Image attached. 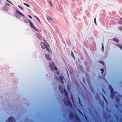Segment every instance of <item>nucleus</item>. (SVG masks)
<instances>
[{"label": "nucleus", "mask_w": 122, "mask_h": 122, "mask_svg": "<svg viewBox=\"0 0 122 122\" xmlns=\"http://www.w3.org/2000/svg\"><path fill=\"white\" fill-rule=\"evenodd\" d=\"M28 22L30 24V26L32 28H34L36 30H37V29L36 28H35L34 27V25L31 22V21L30 20H28Z\"/></svg>", "instance_id": "0eeeda50"}, {"label": "nucleus", "mask_w": 122, "mask_h": 122, "mask_svg": "<svg viewBox=\"0 0 122 122\" xmlns=\"http://www.w3.org/2000/svg\"><path fill=\"white\" fill-rule=\"evenodd\" d=\"M96 18H95L94 19V22L95 23V24L96 25H97V23H96Z\"/></svg>", "instance_id": "393cba45"}, {"label": "nucleus", "mask_w": 122, "mask_h": 122, "mask_svg": "<svg viewBox=\"0 0 122 122\" xmlns=\"http://www.w3.org/2000/svg\"><path fill=\"white\" fill-rule=\"evenodd\" d=\"M119 29L120 30H122V27H120L119 28Z\"/></svg>", "instance_id": "72a5a7b5"}, {"label": "nucleus", "mask_w": 122, "mask_h": 122, "mask_svg": "<svg viewBox=\"0 0 122 122\" xmlns=\"http://www.w3.org/2000/svg\"><path fill=\"white\" fill-rule=\"evenodd\" d=\"M18 6L22 10H23V8H22L21 6H19V5H18Z\"/></svg>", "instance_id": "cd10ccee"}, {"label": "nucleus", "mask_w": 122, "mask_h": 122, "mask_svg": "<svg viewBox=\"0 0 122 122\" xmlns=\"http://www.w3.org/2000/svg\"><path fill=\"white\" fill-rule=\"evenodd\" d=\"M47 19L48 21H50L51 22H52L53 21V20L50 17L48 16L47 17Z\"/></svg>", "instance_id": "ddd939ff"}, {"label": "nucleus", "mask_w": 122, "mask_h": 122, "mask_svg": "<svg viewBox=\"0 0 122 122\" xmlns=\"http://www.w3.org/2000/svg\"><path fill=\"white\" fill-rule=\"evenodd\" d=\"M4 9L7 11H8L9 10V8L6 6L4 7Z\"/></svg>", "instance_id": "2eb2a0df"}, {"label": "nucleus", "mask_w": 122, "mask_h": 122, "mask_svg": "<svg viewBox=\"0 0 122 122\" xmlns=\"http://www.w3.org/2000/svg\"><path fill=\"white\" fill-rule=\"evenodd\" d=\"M6 1L8 2H9V3L13 5V4L10 1H9V0H6Z\"/></svg>", "instance_id": "b1692460"}, {"label": "nucleus", "mask_w": 122, "mask_h": 122, "mask_svg": "<svg viewBox=\"0 0 122 122\" xmlns=\"http://www.w3.org/2000/svg\"><path fill=\"white\" fill-rule=\"evenodd\" d=\"M111 94L110 95V97L112 98H113L115 96V94L117 92H115L112 91V92H110Z\"/></svg>", "instance_id": "423d86ee"}, {"label": "nucleus", "mask_w": 122, "mask_h": 122, "mask_svg": "<svg viewBox=\"0 0 122 122\" xmlns=\"http://www.w3.org/2000/svg\"><path fill=\"white\" fill-rule=\"evenodd\" d=\"M24 21L25 22V23H28V21L26 20H25Z\"/></svg>", "instance_id": "bb28decb"}, {"label": "nucleus", "mask_w": 122, "mask_h": 122, "mask_svg": "<svg viewBox=\"0 0 122 122\" xmlns=\"http://www.w3.org/2000/svg\"><path fill=\"white\" fill-rule=\"evenodd\" d=\"M100 70L101 71V73H102V74H103V71L104 70V69H100Z\"/></svg>", "instance_id": "412c9836"}, {"label": "nucleus", "mask_w": 122, "mask_h": 122, "mask_svg": "<svg viewBox=\"0 0 122 122\" xmlns=\"http://www.w3.org/2000/svg\"><path fill=\"white\" fill-rule=\"evenodd\" d=\"M116 102L118 103H119L120 101V99H119V98H118L117 97H116Z\"/></svg>", "instance_id": "dca6fc26"}, {"label": "nucleus", "mask_w": 122, "mask_h": 122, "mask_svg": "<svg viewBox=\"0 0 122 122\" xmlns=\"http://www.w3.org/2000/svg\"><path fill=\"white\" fill-rule=\"evenodd\" d=\"M75 118L76 119L77 122H80L81 120L77 116L76 114H75Z\"/></svg>", "instance_id": "6e6552de"}, {"label": "nucleus", "mask_w": 122, "mask_h": 122, "mask_svg": "<svg viewBox=\"0 0 122 122\" xmlns=\"http://www.w3.org/2000/svg\"><path fill=\"white\" fill-rule=\"evenodd\" d=\"M36 35L37 38L39 39H41V38L40 34H39L37 33L36 34Z\"/></svg>", "instance_id": "4468645a"}, {"label": "nucleus", "mask_w": 122, "mask_h": 122, "mask_svg": "<svg viewBox=\"0 0 122 122\" xmlns=\"http://www.w3.org/2000/svg\"><path fill=\"white\" fill-rule=\"evenodd\" d=\"M71 54H72V55L73 54V53H72V51H71Z\"/></svg>", "instance_id": "c9c22d12"}, {"label": "nucleus", "mask_w": 122, "mask_h": 122, "mask_svg": "<svg viewBox=\"0 0 122 122\" xmlns=\"http://www.w3.org/2000/svg\"><path fill=\"white\" fill-rule=\"evenodd\" d=\"M6 5L8 6H10V5L8 3H6Z\"/></svg>", "instance_id": "c756f323"}, {"label": "nucleus", "mask_w": 122, "mask_h": 122, "mask_svg": "<svg viewBox=\"0 0 122 122\" xmlns=\"http://www.w3.org/2000/svg\"><path fill=\"white\" fill-rule=\"evenodd\" d=\"M77 83H76L75 84H77Z\"/></svg>", "instance_id": "4c0bfd02"}, {"label": "nucleus", "mask_w": 122, "mask_h": 122, "mask_svg": "<svg viewBox=\"0 0 122 122\" xmlns=\"http://www.w3.org/2000/svg\"><path fill=\"white\" fill-rule=\"evenodd\" d=\"M102 96H103V99H104V100H105V101L107 103H108V102L106 99L105 98V97L103 95H102Z\"/></svg>", "instance_id": "aec40b11"}, {"label": "nucleus", "mask_w": 122, "mask_h": 122, "mask_svg": "<svg viewBox=\"0 0 122 122\" xmlns=\"http://www.w3.org/2000/svg\"><path fill=\"white\" fill-rule=\"evenodd\" d=\"M48 1V3L50 4V5L52 6V4L51 3V1L50 0H47Z\"/></svg>", "instance_id": "f3484780"}, {"label": "nucleus", "mask_w": 122, "mask_h": 122, "mask_svg": "<svg viewBox=\"0 0 122 122\" xmlns=\"http://www.w3.org/2000/svg\"><path fill=\"white\" fill-rule=\"evenodd\" d=\"M118 23L122 25V21H119L118 22Z\"/></svg>", "instance_id": "a878e982"}, {"label": "nucleus", "mask_w": 122, "mask_h": 122, "mask_svg": "<svg viewBox=\"0 0 122 122\" xmlns=\"http://www.w3.org/2000/svg\"><path fill=\"white\" fill-rule=\"evenodd\" d=\"M69 116L70 118L71 119H72L74 117V115L72 112H71L69 114Z\"/></svg>", "instance_id": "9d476101"}, {"label": "nucleus", "mask_w": 122, "mask_h": 122, "mask_svg": "<svg viewBox=\"0 0 122 122\" xmlns=\"http://www.w3.org/2000/svg\"><path fill=\"white\" fill-rule=\"evenodd\" d=\"M102 49L103 50L104 49V47L103 46V44H102Z\"/></svg>", "instance_id": "7c9ffc66"}, {"label": "nucleus", "mask_w": 122, "mask_h": 122, "mask_svg": "<svg viewBox=\"0 0 122 122\" xmlns=\"http://www.w3.org/2000/svg\"><path fill=\"white\" fill-rule=\"evenodd\" d=\"M14 117H10L8 119V120L9 122H13V120H14Z\"/></svg>", "instance_id": "1a4fd4ad"}, {"label": "nucleus", "mask_w": 122, "mask_h": 122, "mask_svg": "<svg viewBox=\"0 0 122 122\" xmlns=\"http://www.w3.org/2000/svg\"><path fill=\"white\" fill-rule=\"evenodd\" d=\"M35 18H36V19L39 21V22H40V23H41V22L40 21V20H39V18H37V17H36V16H35Z\"/></svg>", "instance_id": "4be33fe9"}, {"label": "nucleus", "mask_w": 122, "mask_h": 122, "mask_svg": "<svg viewBox=\"0 0 122 122\" xmlns=\"http://www.w3.org/2000/svg\"><path fill=\"white\" fill-rule=\"evenodd\" d=\"M54 65V64L53 62L52 63V64L50 63V67L51 69L52 70H53L54 69L55 71H57V68Z\"/></svg>", "instance_id": "20e7f679"}, {"label": "nucleus", "mask_w": 122, "mask_h": 122, "mask_svg": "<svg viewBox=\"0 0 122 122\" xmlns=\"http://www.w3.org/2000/svg\"><path fill=\"white\" fill-rule=\"evenodd\" d=\"M28 16L30 19H31L32 18V17L30 15H28Z\"/></svg>", "instance_id": "2f4dec72"}, {"label": "nucleus", "mask_w": 122, "mask_h": 122, "mask_svg": "<svg viewBox=\"0 0 122 122\" xmlns=\"http://www.w3.org/2000/svg\"><path fill=\"white\" fill-rule=\"evenodd\" d=\"M121 20H122V18H121Z\"/></svg>", "instance_id": "58836bf2"}, {"label": "nucleus", "mask_w": 122, "mask_h": 122, "mask_svg": "<svg viewBox=\"0 0 122 122\" xmlns=\"http://www.w3.org/2000/svg\"><path fill=\"white\" fill-rule=\"evenodd\" d=\"M16 11L17 13V14L16 16L18 18H20V15H21L23 17H24V15L21 13L17 10H16Z\"/></svg>", "instance_id": "39448f33"}, {"label": "nucleus", "mask_w": 122, "mask_h": 122, "mask_svg": "<svg viewBox=\"0 0 122 122\" xmlns=\"http://www.w3.org/2000/svg\"><path fill=\"white\" fill-rule=\"evenodd\" d=\"M41 46L43 49H44L46 48V50L48 51L51 53V51L49 49V46L48 44L45 43L44 42H41Z\"/></svg>", "instance_id": "7ed1b4c3"}, {"label": "nucleus", "mask_w": 122, "mask_h": 122, "mask_svg": "<svg viewBox=\"0 0 122 122\" xmlns=\"http://www.w3.org/2000/svg\"><path fill=\"white\" fill-rule=\"evenodd\" d=\"M56 76L55 77V78L57 81L61 82L62 84H64L66 82L64 77L62 74H60L58 72H56Z\"/></svg>", "instance_id": "f03ea898"}, {"label": "nucleus", "mask_w": 122, "mask_h": 122, "mask_svg": "<svg viewBox=\"0 0 122 122\" xmlns=\"http://www.w3.org/2000/svg\"><path fill=\"white\" fill-rule=\"evenodd\" d=\"M80 9H81V10H82V8H80Z\"/></svg>", "instance_id": "e433bc0d"}, {"label": "nucleus", "mask_w": 122, "mask_h": 122, "mask_svg": "<svg viewBox=\"0 0 122 122\" xmlns=\"http://www.w3.org/2000/svg\"><path fill=\"white\" fill-rule=\"evenodd\" d=\"M113 40L114 41H115L117 42H118V41L117 40V39L115 38H113Z\"/></svg>", "instance_id": "6ab92c4d"}, {"label": "nucleus", "mask_w": 122, "mask_h": 122, "mask_svg": "<svg viewBox=\"0 0 122 122\" xmlns=\"http://www.w3.org/2000/svg\"><path fill=\"white\" fill-rule=\"evenodd\" d=\"M109 89L110 90V92H112L113 91V88L112 87V86H111L110 84H109Z\"/></svg>", "instance_id": "f8f14e48"}, {"label": "nucleus", "mask_w": 122, "mask_h": 122, "mask_svg": "<svg viewBox=\"0 0 122 122\" xmlns=\"http://www.w3.org/2000/svg\"><path fill=\"white\" fill-rule=\"evenodd\" d=\"M99 62L100 63H101L102 65H104V63L102 62L101 61H99Z\"/></svg>", "instance_id": "c85d7f7f"}, {"label": "nucleus", "mask_w": 122, "mask_h": 122, "mask_svg": "<svg viewBox=\"0 0 122 122\" xmlns=\"http://www.w3.org/2000/svg\"><path fill=\"white\" fill-rule=\"evenodd\" d=\"M1 2V1L0 0V3Z\"/></svg>", "instance_id": "ea45409f"}, {"label": "nucleus", "mask_w": 122, "mask_h": 122, "mask_svg": "<svg viewBox=\"0 0 122 122\" xmlns=\"http://www.w3.org/2000/svg\"><path fill=\"white\" fill-rule=\"evenodd\" d=\"M118 105L116 104L115 105V107H118Z\"/></svg>", "instance_id": "473e14b6"}, {"label": "nucleus", "mask_w": 122, "mask_h": 122, "mask_svg": "<svg viewBox=\"0 0 122 122\" xmlns=\"http://www.w3.org/2000/svg\"><path fill=\"white\" fill-rule=\"evenodd\" d=\"M59 88L61 93H63L64 92L65 95L66 96V98L68 100H67L66 99L64 98L63 99V102L67 106H69L70 107H72V105L70 101V98L67 96L68 94L67 92L66 91V90L63 89L62 86H59Z\"/></svg>", "instance_id": "f257e3e1"}, {"label": "nucleus", "mask_w": 122, "mask_h": 122, "mask_svg": "<svg viewBox=\"0 0 122 122\" xmlns=\"http://www.w3.org/2000/svg\"><path fill=\"white\" fill-rule=\"evenodd\" d=\"M45 56L46 58V59L48 60H50V59L49 57V55L48 54H45Z\"/></svg>", "instance_id": "9b49d317"}, {"label": "nucleus", "mask_w": 122, "mask_h": 122, "mask_svg": "<svg viewBox=\"0 0 122 122\" xmlns=\"http://www.w3.org/2000/svg\"><path fill=\"white\" fill-rule=\"evenodd\" d=\"M117 46L120 49H121L122 50V46L121 45H117Z\"/></svg>", "instance_id": "a211bd4d"}, {"label": "nucleus", "mask_w": 122, "mask_h": 122, "mask_svg": "<svg viewBox=\"0 0 122 122\" xmlns=\"http://www.w3.org/2000/svg\"><path fill=\"white\" fill-rule=\"evenodd\" d=\"M24 5H25L26 6H27L28 7H29L30 6V5H29L28 4H26V3H24Z\"/></svg>", "instance_id": "5701e85b"}, {"label": "nucleus", "mask_w": 122, "mask_h": 122, "mask_svg": "<svg viewBox=\"0 0 122 122\" xmlns=\"http://www.w3.org/2000/svg\"><path fill=\"white\" fill-rule=\"evenodd\" d=\"M59 8L60 9H61V7L59 5Z\"/></svg>", "instance_id": "f704fd0d"}]
</instances>
